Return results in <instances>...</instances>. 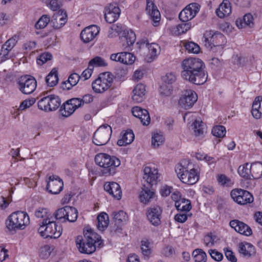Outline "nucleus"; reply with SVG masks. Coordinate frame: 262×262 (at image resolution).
I'll use <instances>...</instances> for the list:
<instances>
[{
	"mask_svg": "<svg viewBox=\"0 0 262 262\" xmlns=\"http://www.w3.org/2000/svg\"><path fill=\"white\" fill-rule=\"evenodd\" d=\"M195 262H206L207 255L201 249H196L193 252Z\"/></svg>",
	"mask_w": 262,
	"mask_h": 262,
	"instance_id": "c03bdc74",
	"label": "nucleus"
},
{
	"mask_svg": "<svg viewBox=\"0 0 262 262\" xmlns=\"http://www.w3.org/2000/svg\"><path fill=\"white\" fill-rule=\"evenodd\" d=\"M135 56L129 53V51H125L112 54L110 56L112 60L119 61L125 64H132L135 60Z\"/></svg>",
	"mask_w": 262,
	"mask_h": 262,
	"instance_id": "6ab92c4d",
	"label": "nucleus"
},
{
	"mask_svg": "<svg viewBox=\"0 0 262 262\" xmlns=\"http://www.w3.org/2000/svg\"><path fill=\"white\" fill-rule=\"evenodd\" d=\"M192 129L195 136L202 135L205 132V125L202 121L195 120L192 124Z\"/></svg>",
	"mask_w": 262,
	"mask_h": 262,
	"instance_id": "37998d69",
	"label": "nucleus"
},
{
	"mask_svg": "<svg viewBox=\"0 0 262 262\" xmlns=\"http://www.w3.org/2000/svg\"><path fill=\"white\" fill-rule=\"evenodd\" d=\"M89 65L94 68V66L105 67L107 66V63L101 57L96 56L92 59L89 63Z\"/></svg>",
	"mask_w": 262,
	"mask_h": 262,
	"instance_id": "3c124183",
	"label": "nucleus"
},
{
	"mask_svg": "<svg viewBox=\"0 0 262 262\" xmlns=\"http://www.w3.org/2000/svg\"><path fill=\"white\" fill-rule=\"evenodd\" d=\"M252 178L259 179L262 177V162H255L251 165Z\"/></svg>",
	"mask_w": 262,
	"mask_h": 262,
	"instance_id": "c9c22d12",
	"label": "nucleus"
},
{
	"mask_svg": "<svg viewBox=\"0 0 262 262\" xmlns=\"http://www.w3.org/2000/svg\"><path fill=\"white\" fill-rule=\"evenodd\" d=\"M96 164L102 168L103 175L113 176L117 172V168L120 165V160L115 156H111L104 153H99L95 157Z\"/></svg>",
	"mask_w": 262,
	"mask_h": 262,
	"instance_id": "20e7f679",
	"label": "nucleus"
},
{
	"mask_svg": "<svg viewBox=\"0 0 262 262\" xmlns=\"http://www.w3.org/2000/svg\"><path fill=\"white\" fill-rule=\"evenodd\" d=\"M231 13V6L228 0H224L216 10L217 15L220 18H224Z\"/></svg>",
	"mask_w": 262,
	"mask_h": 262,
	"instance_id": "c85d7f7f",
	"label": "nucleus"
},
{
	"mask_svg": "<svg viewBox=\"0 0 262 262\" xmlns=\"http://www.w3.org/2000/svg\"><path fill=\"white\" fill-rule=\"evenodd\" d=\"M204 42L207 48L211 49L217 48L220 51L223 50L225 38L222 34L207 31L204 34Z\"/></svg>",
	"mask_w": 262,
	"mask_h": 262,
	"instance_id": "6e6552de",
	"label": "nucleus"
},
{
	"mask_svg": "<svg viewBox=\"0 0 262 262\" xmlns=\"http://www.w3.org/2000/svg\"><path fill=\"white\" fill-rule=\"evenodd\" d=\"M99 30L96 25H91L84 29L81 32V39L84 42H89L98 34Z\"/></svg>",
	"mask_w": 262,
	"mask_h": 262,
	"instance_id": "5701e85b",
	"label": "nucleus"
},
{
	"mask_svg": "<svg viewBox=\"0 0 262 262\" xmlns=\"http://www.w3.org/2000/svg\"><path fill=\"white\" fill-rule=\"evenodd\" d=\"M113 220L116 225H120L122 223L125 222L127 220L126 213L122 210L113 213Z\"/></svg>",
	"mask_w": 262,
	"mask_h": 262,
	"instance_id": "a19ab883",
	"label": "nucleus"
},
{
	"mask_svg": "<svg viewBox=\"0 0 262 262\" xmlns=\"http://www.w3.org/2000/svg\"><path fill=\"white\" fill-rule=\"evenodd\" d=\"M49 112L57 110L61 105V99L56 95H49Z\"/></svg>",
	"mask_w": 262,
	"mask_h": 262,
	"instance_id": "ea45409f",
	"label": "nucleus"
},
{
	"mask_svg": "<svg viewBox=\"0 0 262 262\" xmlns=\"http://www.w3.org/2000/svg\"><path fill=\"white\" fill-rule=\"evenodd\" d=\"M58 81V72L56 69H53L46 77L48 86L52 87L56 85Z\"/></svg>",
	"mask_w": 262,
	"mask_h": 262,
	"instance_id": "f704fd0d",
	"label": "nucleus"
},
{
	"mask_svg": "<svg viewBox=\"0 0 262 262\" xmlns=\"http://www.w3.org/2000/svg\"><path fill=\"white\" fill-rule=\"evenodd\" d=\"M80 107L81 102L79 98H73L64 103L61 106L59 111L63 117H68Z\"/></svg>",
	"mask_w": 262,
	"mask_h": 262,
	"instance_id": "ddd939ff",
	"label": "nucleus"
},
{
	"mask_svg": "<svg viewBox=\"0 0 262 262\" xmlns=\"http://www.w3.org/2000/svg\"><path fill=\"white\" fill-rule=\"evenodd\" d=\"M197 100L198 96L196 93L191 90H188L185 91L180 97L179 104L182 108L189 109L194 105Z\"/></svg>",
	"mask_w": 262,
	"mask_h": 262,
	"instance_id": "4468645a",
	"label": "nucleus"
},
{
	"mask_svg": "<svg viewBox=\"0 0 262 262\" xmlns=\"http://www.w3.org/2000/svg\"><path fill=\"white\" fill-rule=\"evenodd\" d=\"M38 107L39 109L45 112H49V96L41 98L38 102Z\"/></svg>",
	"mask_w": 262,
	"mask_h": 262,
	"instance_id": "603ef678",
	"label": "nucleus"
},
{
	"mask_svg": "<svg viewBox=\"0 0 262 262\" xmlns=\"http://www.w3.org/2000/svg\"><path fill=\"white\" fill-rule=\"evenodd\" d=\"M120 9L116 4H111L105 9L104 17L108 23L116 21L120 14Z\"/></svg>",
	"mask_w": 262,
	"mask_h": 262,
	"instance_id": "a211bd4d",
	"label": "nucleus"
},
{
	"mask_svg": "<svg viewBox=\"0 0 262 262\" xmlns=\"http://www.w3.org/2000/svg\"><path fill=\"white\" fill-rule=\"evenodd\" d=\"M104 189L114 198L120 200L122 191L120 185L115 182H107L104 185Z\"/></svg>",
	"mask_w": 262,
	"mask_h": 262,
	"instance_id": "a878e982",
	"label": "nucleus"
},
{
	"mask_svg": "<svg viewBox=\"0 0 262 262\" xmlns=\"http://www.w3.org/2000/svg\"><path fill=\"white\" fill-rule=\"evenodd\" d=\"M97 228L100 231H104L109 224V217L107 214L101 212L97 216Z\"/></svg>",
	"mask_w": 262,
	"mask_h": 262,
	"instance_id": "473e14b6",
	"label": "nucleus"
},
{
	"mask_svg": "<svg viewBox=\"0 0 262 262\" xmlns=\"http://www.w3.org/2000/svg\"><path fill=\"white\" fill-rule=\"evenodd\" d=\"M226 133L225 127L223 125H216L213 127L212 133L214 136L218 138H223Z\"/></svg>",
	"mask_w": 262,
	"mask_h": 262,
	"instance_id": "8fccbe9b",
	"label": "nucleus"
},
{
	"mask_svg": "<svg viewBox=\"0 0 262 262\" xmlns=\"http://www.w3.org/2000/svg\"><path fill=\"white\" fill-rule=\"evenodd\" d=\"M191 28V24L189 22H183L182 23L177 25L171 29L173 34L175 35H180L186 33Z\"/></svg>",
	"mask_w": 262,
	"mask_h": 262,
	"instance_id": "2f4dec72",
	"label": "nucleus"
},
{
	"mask_svg": "<svg viewBox=\"0 0 262 262\" xmlns=\"http://www.w3.org/2000/svg\"><path fill=\"white\" fill-rule=\"evenodd\" d=\"M36 100L34 98H31L29 99L24 100L20 104L18 110L20 111L24 110L30 107L35 103Z\"/></svg>",
	"mask_w": 262,
	"mask_h": 262,
	"instance_id": "4d7b16f0",
	"label": "nucleus"
},
{
	"mask_svg": "<svg viewBox=\"0 0 262 262\" xmlns=\"http://www.w3.org/2000/svg\"><path fill=\"white\" fill-rule=\"evenodd\" d=\"M134 134L132 130H126L122 133L121 138L117 141V144L120 146H125L131 143L134 141Z\"/></svg>",
	"mask_w": 262,
	"mask_h": 262,
	"instance_id": "c756f323",
	"label": "nucleus"
},
{
	"mask_svg": "<svg viewBox=\"0 0 262 262\" xmlns=\"http://www.w3.org/2000/svg\"><path fill=\"white\" fill-rule=\"evenodd\" d=\"M49 3L48 5L49 7L53 11H57L60 10V8L62 6V4L59 0H49Z\"/></svg>",
	"mask_w": 262,
	"mask_h": 262,
	"instance_id": "680f3d73",
	"label": "nucleus"
},
{
	"mask_svg": "<svg viewBox=\"0 0 262 262\" xmlns=\"http://www.w3.org/2000/svg\"><path fill=\"white\" fill-rule=\"evenodd\" d=\"M198 3H191L187 6L179 14V17L182 22H188L196 15L200 10Z\"/></svg>",
	"mask_w": 262,
	"mask_h": 262,
	"instance_id": "2eb2a0df",
	"label": "nucleus"
},
{
	"mask_svg": "<svg viewBox=\"0 0 262 262\" xmlns=\"http://www.w3.org/2000/svg\"><path fill=\"white\" fill-rule=\"evenodd\" d=\"M69 208L71 210V211L72 210L73 214L71 213H67V217L66 219L67 221L70 222H74L76 221L78 216V211L77 210L72 207L69 206Z\"/></svg>",
	"mask_w": 262,
	"mask_h": 262,
	"instance_id": "bf43d9fd",
	"label": "nucleus"
},
{
	"mask_svg": "<svg viewBox=\"0 0 262 262\" xmlns=\"http://www.w3.org/2000/svg\"><path fill=\"white\" fill-rule=\"evenodd\" d=\"M67 18L66 11L64 10H59L53 15L51 23L54 28L58 29L65 25Z\"/></svg>",
	"mask_w": 262,
	"mask_h": 262,
	"instance_id": "412c9836",
	"label": "nucleus"
},
{
	"mask_svg": "<svg viewBox=\"0 0 262 262\" xmlns=\"http://www.w3.org/2000/svg\"><path fill=\"white\" fill-rule=\"evenodd\" d=\"M162 80L165 83L172 84L176 81V76L173 73H168L162 77Z\"/></svg>",
	"mask_w": 262,
	"mask_h": 262,
	"instance_id": "052dcab7",
	"label": "nucleus"
},
{
	"mask_svg": "<svg viewBox=\"0 0 262 262\" xmlns=\"http://www.w3.org/2000/svg\"><path fill=\"white\" fill-rule=\"evenodd\" d=\"M217 180L218 182L223 186H231L233 183L230 179L228 178L225 174H219L217 176Z\"/></svg>",
	"mask_w": 262,
	"mask_h": 262,
	"instance_id": "864d4df0",
	"label": "nucleus"
},
{
	"mask_svg": "<svg viewBox=\"0 0 262 262\" xmlns=\"http://www.w3.org/2000/svg\"><path fill=\"white\" fill-rule=\"evenodd\" d=\"M101 237L92 230L84 231V236H77L76 243L80 252L86 254H92L96 251V244L99 243Z\"/></svg>",
	"mask_w": 262,
	"mask_h": 262,
	"instance_id": "f03ea898",
	"label": "nucleus"
},
{
	"mask_svg": "<svg viewBox=\"0 0 262 262\" xmlns=\"http://www.w3.org/2000/svg\"><path fill=\"white\" fill-rule=\"evenodd\" d=\"M181 75L186 80L196 85L203 84L207 79V74L204 70L205 64L199 58H189L184 59L182 63Z\"/></svg>",
	"mask_w": 262,
	"mask_h": 262,
	"instance_id": "f257e3e1",
	"label": "nucleus"
},
{
	"mask_svg": "<svg viewBox=\"0 0 262 262\" xmlns=\"http://www.w3.org/2000/svg\"><path fill=\"white\" fill-rule=\"evenodd\" d=\"M146 13L150 16L155 26H157L159 23L161 15L159 11L158 10L156 6L155 5V0H146Z\"/></svg>",
	"mask_w": 262,
	"mask_h": 262,
	"instance_id": "4be33fe9",
	"label": "nucleus"
},
{
	"mask_svg": "<svg viewBox=\"0 0 262 262\" xmlns=\"http://www.w3.org/2000/svg\"><path fill=\"white\" fill-rule=\"evenodd\" d=\"M140 48L147 49L148 53L145 56L144 59L147 62H151L155 60L160 54V47L156 43H149L146 39H142L138 42Z\"/></svg>",
	"mask_w": 262,
	"mask_h": 262,
	"instance_id": "9b49d317",
	"label": "nucleus"
},
{
	"mask_svg": "<svg viewBox=\"0 0 262 262\" xmlns=\"http://www.w3.org/2000/svg\"><path fill=\"white\" fill-rule=\"evenodd\" d=\"M162 209L159 206H153L147 209L146 215L148 221L155 226L161 223Z\"/></svg>",
	"mask_w": 262,
	"mask_h": 262,
	"instance_id": "dca6fc26",
	"label": "nucleus"
},
{
	"mask_svg": "<svg viewBox=\"0 0 262 262\" xmlns=\"http://www.w3.org/2000/svg\"><path fill=\"white\" fill-rule=\"evenodd\" d=\"M34 215L38 218H43V219H51L52 216L49 212L48 209L45 208H39L36 210Z\"/></svg>",
	"mask_w": 262,
	"mask_h": 262,
	"instance_id": "49530a36",
	"label": "nucleus"
},
{
	"mask_svg": "<svg viewBox=\"0 0 262 262\" xmlns=\"http://www.w3.org/2000/svg\"><path fill=\"white\" fill-rule=\"evenodd\" d=\"M30 224V218L27 212L15 211L10 214L6 220V228L11 234H14L18 230H23Z\"/></svg>",
	"mask_w": 262,
	"mask_h": 262,
	"instance_id": "7ed1b4c3",
	"label": "nucleus"
},
{
	"mask_svg": "<svg viewBox=\"0 0 262 262\" xmlns=\"http://www.w3.org/2000/svg\"><path fill=\"white\" fill-rule=\"evenodd\" d=\"M154 192L149 189H143L140 194V199L141 202L144 204H147L151 201V200L153 199L154 196Z\"/></svg>",
	"mask_w": 262,
	"mask_h": 262,
	"instance_id": "58836bf2",
	"label": "nucleus"
},
{
	"mask_svg": "<svg viewBox=\"0 0 262 262\" xmlns=\"http://www.w3.org/2000/svg\"><path fill=\"white\" fill-rule=\"evenodd\" d=\"M114 76L110 72L100 73L98 77L92 83L93 91L96 93H103L108 90L112 85Z\"/></svg>",
	"mask_w": 262,
	"mask_h": 262,
	"instance_id": "0eeeda50",
	"label": "nucleus"
},
{
	"mask_svg": "<svg viewBox=\"0 0 262 262\" xmlns=\"http://www.w3.org/2000/svg\"><path fill=\"white\" fill-rule=\"evenodd\" d=\"M229 225L232 228L241 234L249 236L252 233V230L248 225L238 220L231 221Z\"/></svg>",
	"mask_w": 262,
	"mask_h": 262,
	"instance_id": "b1692460",
	"label": "nucleus"
},
{
	"mask_svg": "<svg viewBox=\"0 0 262 262\" xmlns=\"http://www.w3.org/2000/svg\"><path fill=\"white\" fill-rule=\"evenodd\" d=\"M41 236L46 238H57L62 233V228L51 219H43L38 229Z\"/></svg>",
	"mask_w": 262,
	"mask_h": 262,
	"instance_id": "423d86ee",
	"label": "nucleus"
},
{
	"mask_svg": "<svg viewBox=\"0 0 262 262\" xmlns=\"http://www.w3.org/2000/svg\"><path fill=\"white\" fill-rule=\"evenodd\" d=\"M132 99L136 103L142 102L145 98V86L139 83L133 90Z\"/></svg>",
	"mask_w": 262,
	"mask_h": 262,
	"instance_id": "cd10ccee",
	"label": "nucleus"
},
{
	"mask_svg": "<svg viewBox=\"0 0 262 262\" xmlns=\"http://www.w3.org/2000/svg\"><path fill=\"white\" fill-rule=\"evenodd\" d=\"M143 179L148 184L153 185L156 184L159 178L158 171L156 169H151L146 166L143 169Z\"/></svg>",
	"mask_w": 262,
	"mask_h": 262,
	"instance_id": "bb28decb",
	"label": "nucleus"
},
{
	"mask_svg": "<svg viewBox=\"0 0 262 262\" xmlns=\"http://www.w3.org/2000/svg\"><path fill=\"white\" fill-rule=\"evenodd\" d=\"M80 78L81 77L79 74L76 73H74L69 76L68 80L69 81L72 83V84L76 85L80 80Z\"/></svg>",
	"mask_w": 262,
	"mask_h": 262,
	"instance_id": "774afa93",
	"label": "nucleus"
},
{
	"mask_svg": "<svg viewBox=\"0 0 262 262\" xmlns=\"http://www.w3.org/2000/svg\"><path fill=\"white\" fill-rule=\"evenodd\" d=\"M172 87L170 85H162L160 90V94L163 96H169L171 94Z\"/></svg>",
	"mask_w": 262,
	"mask_h": 262,
	"instance_id": "0e129e2a",
	"label": "nucleus"
},
{
	"mask_svg": "<svg viewBox=\"0 0 262 262\" xmlns=\"http://www.w3.org/2000/svg\"><path fill=\"white\" fill-rule=\"evenodd\" d=\"M63 186V181L58 177L53 175L49 177L46 188L50 193L56 194L62 190Z\"/></svg>",
	"mask_w": 262,
	"mask_h": 262,
	"instance_id": "f3484780",
	"label": "nucleus"
},
{
	"mask_svg": "<svg viewBox=\"0 0 262 262\" xmlns=\"http://www.w3.org/2000/svg\"><path fill=\"white\" fill-rule=\"evenodd\" d=\"M17 84L18 89L22 93L29 95L36 90L37 82L33 77L26 75L18 79Z\"/></svg>",
	"mask_w": 262,
	"mask_h": 262,
	"instance_id": "9d476101",
	"label": "nucleus"
},
{
	"mask_svg": "<svg viewBox=\"0 0 262 262\" xmlns=\"http://www.w3.org/2000/svg\"><path fill=\"white\" fill-rule=\"evenodd\" d=\"M230 195L235 202L241 205L251 203L254 201L253 196L251 193L242 189L236 188L233 189L230 192Z\"/></svg>",
	"mask_w": 262,
	"mask_h": 262,
	"instance_id": "f8f14e48",
	"label": "nucleus"
},
{
	"mask_svg": "<svg viewBox=\"0 0 262 262\" xmlns=\"http://www.w3.org/2000/svg\"><path fill=\"white\" fill-rule=\"evenodd\" d=\"M72 210L69 208V206H65L63 208L58 209L54 213V216L56 220H63V222L67 221L66 217L67 213L73 214Z\"/></svg>",
	"mask_w": 262,
	"mask_h": 262,
	"instance_id": "e433bc0d",
	"label": "nucleus"
},
{
	"mask_svg": "<svg viewBox=\"0 0 262 262\" xmlns=\"http://www.w3.org/2000/svg\"><path fill=\"white\" fill-rule=\"evenodd\" d=\"M175 171L180 181L188 185L195 184L199 180V174L191 164L186 162L178 164L175 167Z\"/></svg>",
	"mask_w": 262,
	"mask_h": 262,
	"instance_id": "39448f33",
	"label": "nucleus"
},
{
	"mask_svg": "<svg viewBox=\"0 0 262 262\" xmlns=\"http://www.w3.org/2000/svg\"><path fill=\"white\" fill-rule=\"evenodd\" d=\"M133 115L140 120L141 123L144 125L149 124L150 118L148 112L139 106H134L132 109Z\"/></svg>",
	"mask_w": 262,
	"mask_h": 262,
	"instance_id": "393cba45",
	"label": "nucleus"
},
{
	"mask_svg": "<svg viewBox=\"0 0 262 262\" xmlns=\"http://www.w3.org/2000/svg\"><path fill=\"white\" fill-rule=\"evenodd\" d=\"M50 21V17L47 15H43L36 22L35 27L37 29H43L47 26Z\"/></svg>",
	"mask_w": 262,
	"mask_h": 262,
	"instance_id": "09e8293b",
	"label": "nucleus"
},
{
	"mask_svg": "<svg viewBox=\"0 0 262 262\" xmlns=\"http://www.w3.org/2000/svg\"><path fill=\"white\" fill-rule=\"evenodd\" d=\"M123 50L127 51L132 50V47L136 40V34L132 30L124 32V35L120 38Z\"/></svg>",
	"mask_w": 262,
	"mask_h": 262,
	"instance_id": "aec40b11",
	"label": "nucleus"
},
{
	"mask_svg": "<svg viewBox=\"0 0 262 262\" xmlns=\"http://www.w3.org/2000/svg\"><path fill=\"white\" fill-rule=\"evenodd\" d=\"M225 255L228 260L231 262H236L237 259L233 252L230 249L226 248L224 249Z\"/></svg>",
	"mask_w": 262,
	"mask_h": 262,
	"instance_id": "338daca9",
	"label": "nucleus"
},
{
	"mask_svg": "<svg viewBox=\"0 0 262 262\" xmlns=\"http://www.w3.org/2000/svg\"><path fill=\"white\" fill-rule=\"evenodd\" d=\"M164 141L163 135L159 133H155L152 136L151 144L155 148H157L162 145Z\"/></svg>",
	"mask_w": 262,
	"mask_h": 262,
	"instance_id": "de8ad7c7",
	"label": "nucleus"
},
{
	"mask_svg": "<svg viewBox=\"0 0 262 262\" xmlns=\"http://www.w3.org/2000/svg\"><path fill=\"white\" fill-rule=\"evenodd\" d=\"M175 206L182 212L189 211L191 209L190 201L185 199H182L179 202L175 203Z\"/></svg>",
	"mask_w": 262,
	"mask_h": 262,
	"instance_id": "79ce46f5",
	"label": "nucleus"
},
{
	"mask_svg": "<svg viewBox=\"0 0 262 262\" xmlns=\"http://www.w3.org/2000/svg\"><path fill=\"white\" fill-rule=\"evenodd\" d=\"M52 55L49 53H43L41 54L37 59L38 64L42 65L43 63L51 59Z\"/></svg>",
	"mask_w": 262,
	"mask_h": 262,
	"instance_id": "13d9d810",
	"label": "nucleus"
},
{
	"mask_svg": "<svg viewBox=\"0 0 262 262\" xmlns=\"http://www.w3.org/2000/svg\"><path fill=\"white\" fill-rule=\"evenodd\" d=\"M187 217L186 213L181 211L174 216V220L178 222L183 223L186 221Z\"/></svg>",
	"mask_w": 262,
	"mask_h": 262,
	"instance_id": "69168bd1",
	"label": "nucleus"
},
{
	"mask_svg": "<svg viewBox=\"0 0 262 262\" xmlns=\"http://www.w3.org/2000/svg\"><path fill=\"white\" fill-rule=\"evenodd\" d=\"M141 249L143 255L145 257H148L151 254V249L149 248V242L148 241H142Z\"/></svg>",
	"mask_w": 262,
	"mask_h": 262,
	"instance_id": "6e6d98bb",
	"label": "nucleus"
},
{
	"mask_svg": "<svg viewBox=\"0 0 262 262\" xmlns=\"http://www.w3.org/2000/svg\"><path fill=\"white\" fill-rule=\"evenodd\" d=\"M185 47L186 50L189 53L198 54L200 51V47L193 42H187Z\"/></svg>",
	"mask_w": 262,
	"mask_h": 262,
	"instance_id": "5fc2aeb1",
	"label": "nucleus"
},
{
	"mask_svg": "<svg viewBox=\"0 0 262 262\" xmlns=\"http://www.w3.org/2000/svg\"><path fill=\"white\" fill-rule=\"evenodd\" d=\"M112 133V127L107 124H103L94 133L93 142L98 146L105 145L110 140Z\"/></svg>",
	"mask_w": 262,
	"mask_h": 262,
	"instance_id": "1a4fd4ad",
	"label": "nucleus"
},
{
	"mask_svg": "<svg viewBox=\"0 0 262 262\" xmlns=\"http://www.w3.org/2000/svg\"><path fill=\"white\" fill-rule=\"evenodd\" d=\"M208 252L211 258L216 261H220L223 259V255L222 253L215 249L210 250Z\"/></svg>",
	"mask_w": 262,
	"mask_h": 262,
	"instance_id": "e2e57ef3",
	"label": "nucleus"
},
{
	"mask_svg": "<svg viewBox=\"0 0 262 262\" xmlns=\"http://www.w3.org/2000/svg\"><path fill=\"white\" fill-rule=\"evenodd\" d=\"M236 25L239 28L246 27H249V28L253 27L254 23L253 16L250 13L245 14L243 17V20H240L239 23L238 21H236Z\"/></svg>",
	"mask_w": 262,
	"mask_h": 262,
	"instance_id": "72a5a7b5",
	"label": "nucleus"
},
{
	"mask_svg": "<svg viewBox=\"0 0 262 262\" xmlns=\"http://www.w3.org/2000/svg\"><path fill=\"white\" fill-rule=\"evenodd\" d=\"M218 240L219 238L215 235L210 233L204 236V243L206 246L211 247L213 246Z\"/></svg>",
	"mask_w": 262,
	"mask_h": 262,
	"instance_id": "a18cd8bd",
	"label": "nucleus"
},
{
	"mask_svg": "<svg viewBox=\"0 0 262 262\" xmlns=\"http://www.w3.org/2000/svg\"><path fill=\"white\" fill-rule=\"evenodd\" d=\"M238 251L244 256L250 257L254 253V247L249 243H241L238 245Z\"/></svg>",
	"mask_w": 262,
	"mask_h": 262,
	"instance_id": "7c9ffc66",
	"label": "nucleus"
},
{
	"mask_svg": "<svg viewBox=\"0 0 262 262\" xmlns=\"http://www.w3.org/2000/svg\"><path fill=\"white\" fill-rule=\"evenodd\" d=\"M248 166V163L239 166L238 168V173L243 178L247 179H252L253 178L251 166L249 168Z\"/></svg>",
	"mask_w": 262,
	"mask_h": 262,
	"instance_id": "4c0bfd02",
	"label": "nucleus"
}]
</instances>
